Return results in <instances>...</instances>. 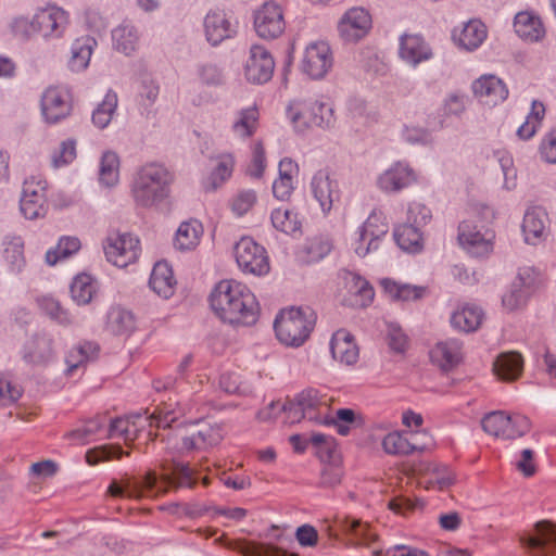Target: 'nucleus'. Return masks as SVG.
Returning <instances> with one entry per match:
<instances>
[{"instance_id":"f257e3e1","label":"nucleus","mask_w":556,"mask_h":556,"mask_svg":"<svg viewBox=\"0 0 556 556\" xmlns=\"http://www.w3.org/2000/svg\"><path fill=\"white\" fill-rule=\"evenodd\" d=\"M210 303L215 314L232 326H252L260 315V305L251 290L235 280H223L213 290Z\"/></svg>"},{"instance_id":"f03ea898","label":"nucleus","mask_w":556,"mask_h":556,"mask_svg":"<svg viewBox=\"0 0 556 556\" xmlns=\"http://www.w3.org/2000/svg\"><path fill=\"white\" fill-rule=\"evenodd\" d=\"M197 484V478L188 464L174 463L168 472L160 478L154 471H149L142 480L127 478L121 482L112 481L108 492L112 496L141 498L144 496L166 493L169 490L179 488H192Z\"/></svg>"},{"instance_id":"7ed1b4c3","label":"nucleus","mask_w":556,"mask_h":556,"mask_svg":"<svg viewBox=\"0 0 556 556\" xmlns=\"http://www.w3.org/2000/svg\"><path fill=\"white\" fill-rule=\"evenodd\" d=\"M174 174L157 162L142 165L135 174L131 195L137 206L143 208L159 207L169 197Z\"/></svg>"},{"instance_id":"20e7f679","label":"nucleus","mask_w":556,"mask_h":556,"mask_svg":"<svg viewBox=\"0 0 556 556\" xmlns=\"http://www.w3.org/2000/svg\"><path fill=\"white\" fill-rule=\"evenodd\" d=\"M316 318L309 306L283 309L274 321L276 337L285 345L298 348L308 339Z\"/></svg>"},{"instance_id":"39448f33","label":"nucleus","mask_w":556,"mask_h":556,"mask_svg":"<svg viewBox=\"0 0 556 556\" xmlns=\"http://www.w3.org/2000/svg\"><path fill=\"white\" fill-rule=\"evenodd\" d=\"M288 115L299 131L311 126L330 128L336 122L332 106L329 103L315 100L292 102L288 106Z\"/></svg>"},{"instance_id":"423d86ee","label":"nucleus","mask_w":556,"mask_h":556,"mask_svg":"<svg viewBox=\"0 0 556 556\" xmlns=\"http://www.w3.org/2000/svg\"><path fill=\"white\" fill-rule=\"evenodd\" d=\"M520 545L532 556H549L556 552V523L541 520L533 530L519 536Z\"/></svg>"},{"instance_id":"0eeeda50","label":"nucleus","mask_w":556,"mask_h":556,"mask_svg":"<svg viewBox=\"0 0 556 556\" xmlns=\"http://www.w3.org/2000/svg\"><path fill=\"white\" fill-rule=\"evenodd\" d=\"M238 266L245 273L262 276L269 271L266 250L252 238L243 237L235 245Z\"/></svg>"},{"instance_id":"6e6552de","label":"nucleus","mask_w":556,"mask_h":556,"mask_svg":"<svg viewBox=\"0 0 556 556\" xmlns=\"http://www.w3.org/2000/svg\"><path fill=\"white\" fill-rule=\"evenodd\" d=\"M104 253L108 261L115 266L126 267L138 257L139 240L130 233L109 236L104 244Z\"/></svg>"},{"instance_id":"1a4fd4ad","label":"nucleus","mask_w":556,"mask_h":556,"mask_svg":"<svg viewBox=\"0 0 556 556\" xmlns=\"http://www.w3.org/2000/svg\"><path fill=\"white\" fill-rule=\"evenodd\" d=\"M72 112L71 94L67 90L49 87L41 97V113L48 124H56Z\"/></svg>"},{"instance_id":"9d476101","label":"nucleus","mask_w":556,"mask_h":556,"mask_svg":"<svg viewBox=\"0 0 556 556\" xmlns=\"http://www.w3.org/2000/svg\"><path fill=\"white\" fill-rule=\"evenodd\" d=\"M332 66L330 47L324 41L307 46L302 60V72L313 79L323 78Z\"/></svg>"},{"instance_id":"9b49d317","label":"nucleus","mask_w":556,"mask_h":556,"mask_svg":"<svg viewBox=\"0 0 556 556\" xmlns=\"http://www.w3.org/2000/svg\"><path fill=\"white\" fill-rule=\"evenodd\" d=\"M254 27L263 39L279 37L286 27L281 8L274 2H266L255 14Z\"/></svg>"},{"instance_id":"f8f14e48","label":"nucleus","mask_w":556,"mask_h":556,"mask_svg":"<svg viewBox=\"0 0 556 556\" xmlns=\"http://www.w3.org/2000/svg\"><path fill=\"white\" fill-rule=\"evenodd\" d=\"M371 27V16L363 8H352L338 23V30L344 41L355 42L364 38Z\"/></svg>"},{"instance_id":"ddd939ff","label":"nucleus","mask_w":556,"mask_h":556,"mask_svg":"<svg viewBox=\"0 0 556 556\" xmlns=\"http://www.w3.org/2000/svg\"><path fill=\"white\" fill-rule=\"evenodd\" d=\"M311 191L325 214L329 213L334 202L340 200L339 184L331 177L328 169H319L314 174Z\"/></svg>"},{"instance_id":"4468645a","label":"nucleus","mask_w":556,"mask_h":556,"mask_svg":"<svg viewBox=\"0 0 556 556\" xmlns=\"http://www.w3.org/2000/svg\"><path fill=\"white\" fill-rule=\"evenodd\" d=\"M274 68L270 53L262 46H252L244 68L245 78L253 84H265L271 79Z\"/></svg>"},{"instance_id":"2eb2a0df","label":"nucleus","mask_w":556,"mask_h":556,"mask_svg":"<svg viewBox=\"0 0 556 556\" xmlns=\"http://www.w3.org/2000/svg\"><path fill=\"white\" fill-rule=\"evenodd\" d=\"M21 213L27 219L45 217L48 212L45 187L34 181H25L20 201Z\"/></svg>"},{"instance_id":"dca6fc26","label":"nucleus","mask_w":556,"mask_h":556,"mask_svg":"<svg viewBox=\"0 0 556 556\" xmlns=\"http://www.w3.org/2000/svg\"><path fill=\"white\" fill-rule=\"evenodd\" d=\"M535 283L534 273L531 268L520 269L513 281L510 290L502 298L503 305L514 311L525 305Z\"/></svg>"},{"instance_id":"f3484780","label":"nucleus","mask_w":556,"mask_h":556,"mask_svg":"<svg viewBox=\"0 0 556 556\" xmlns=\"http://www.w3.org/2000/svg\"><path fill=\"white\" fill-rule=\"evenodd\" d=\"M459 244L469 254L476 257L488 255L492 250L491 237L488 238L477 229V226L469 220H464L458 226Z\"/></svg>"},{"instance_id":"a211bd4d","label":"nucleus","mask_w":556,"mask_h":556,"mask_svg":"<svg viewBox=\"0 0 556 556\" xmlns=\"http://www.w3.org/2000/svg\"><path fill=\"white\" fill-rule=\"evenodd\" d=\"M400 58L413 67L432 58L430 46L420 35L404 34L400 38Z\"/></svg>"},{"instance_id":"6ab92c4d","label":"nucleus","mask_w":556,"mask_h":556,"mask_svg":"<svg viewBox=\"0 0 556 556\" xmlns=\"http://www.w3.org/2000/svg\"><path fill=\"white\" fill-rule=\"evenodd\" d=\"M34 17L36 33L41 34L43 37L61 36L67 24L66 12L55 7L42 9Z\"/></svg>"},{"instance_id":"aec40b11","label":"nucleus","mask_w":556,"mask_h":556,"mask_svg":"<svg viewBox=\"0 0 556 556\" xmlns=\"http://www.w3.org/2000/svg\"><path fill=\"white\" fill-rule=\"evenodd\" d=\"M416 180L414 170L405 163L397 162L378 178V186L386 192H397Z\"/></svg>"},{"instance_id":"412c9836","label":"nucleus","mask_w":556,"mask_h":556,"mask_svg":"<svg viewBox=\"0 0 556 556\" xmlns=\"http://www.w3.org/2000/svg\"><path fill=\"white\" fill-rule=\"evenodd\" d=\"M203 26L205 38L212 46H217L236 34V29L222 11H210L204 17Z\"/></svg>"},{"instance_id":"4be33fe9","label":"nucleus","mask_w":556,"mask_h":556,"mask_svg":"<svg viewBox=\"0 0 556 556\" xmlns=\"http://www.w3.org/2000/svg\"><path fill=\"white\" fill-rule=\"evenodd\" d=\"M462 348L463 344L457 339L438 342L430 351V358L442 370L448 371L460 363Z\"/></svg>"},{"instance_id":"5701e85b","label":"nucleus","mask_w":556,"mask_h":556,"mask_svg":"<svg viewBox=\"0 0 556 556\" xmlns=\"http://www.w3.org/2000/svg\"><path fill=\"white\" fill-rule=\"evenodd\" d=\"M341 531L354 545L370 546L378 540V534L371 530L370 525L350 516L338 519Z\"/></svg>"},{"instance_id":"b1692460","label":"nucleus","mask_w":556,"mask_h":556,"mask_svg":"<svg viewBox=\"0 0 556 556\" xmlns=\"http://www.w3.org/2000/svg\"><path fill=\"white\" fill-rule=\"evenodd\" d=\"M472 91L476 97L486 104H496L504 101L508 96L504 83L494 75L482 76L473 81Z\"/></svg>"},{"instance_id":"393cba45","label":"nucleus","mask_w":556,"mask_h":556,"mask_svg":"<svg viewBox=\"0 0 556 556\" xmlns=\"http://www.w3.org/2000/svg\"><path fill=\"white\" fill-rule=\"evenodd\" d=\"M332 357L345 365H353L358 359V348L353 336L344 329L336 331L330 341Z\"/></svg>"},{"instance_id":"a878e982","label":"nucleus","mask_w":556,"mask_h":556,"mask_svg":"<svg viewBox=\"0 0 556 556\" xmlns=\"http://www.w3.org/2000/svg\"><path fill=\"white\" fill-rule=\"evenodd\" d=\"M53 355V339L46 333H38L26 345L24 359L33 365H46Z\"/></svg>"},{"instance_id":"bb28decb","label":"nucleus","mask_w":556,"mask_h":556,"mask_svg":"<svg viewBox=\"0 0 556 556\" xmlns=\"http://www.w3.org/2000/svg\"><path fill=\"white\" fill-rule=\"evenodd\" d=\"M547 215L542 207H531L527 210L522 231L527 243L536 244L545 236Z\"/></svg>"},{"instance_id":"cd10ccee","label":"nucleus","mask_w":556,"mask_h":556,"mask_svg":"<svg viewBox=\"0 0 556 556\" xmlns=\"http://www.w3.org/2000/svg\"><path fill=\"white\" fill-rule=\"evenodd\" d=\"M136 329V318L132 312L122 307L113 306L106 317V330L114 336H130Z\"/></svg>"},{"instance_id":"c85d7f7f","label":"nucleus","mask_w":556,"mask_h":556,"mask_svg":"<svg viewBox=\"0 0 556 556\" xmlns=\"http://www.w3.org/2000/svg\"><path fill=\"white\" fill-rule=\"evenodd\" d=\"M523 359L518 352H505L497 356L493 364L495 375L504 381H514L522 372Z\"/></svg>"},{"instance_id":"c756f323","label":"nucleus","mask_w":556,"mask_h":556,"mask_svg":"<svg viewBox=\"0 0 556 556\" xmlns=\"http://www.w3.org/2000/svg\"><path fill=\"white\" fill-rule=\"evenodd\" d=\"M174 279L172 267L166 262H157L153 266L149 286L160 296L168 299L174 292Z\"/></svg>"},{"instance_id":"7c9ffc66","label":"nucleus","mask_w":556,"mask_h":556,"mask_svg":"<svg viewBox=\"0 0 556 556\" xmlns=\"http://www.w3.org/2000/svg\"><path fill=\"white\" fill-rule=\"evenodd\" d=\"M393 237L401 250L418 253L422 250L424 241L420 228L414 224L405 223L394 229Z\"/></svg>"},{"instance_id":"2f4dec72","label":"nucleus","mask_w":556,"mask_h":556,"mask_svg":"<svg viewBox=\"0 0 556 556\" xmlns=\"http://www.w3.org/2000/svg\"><path fill=\"white\" fill-rule=\"evenodd\" d=\"M3 257L12 273H21L25 265L24 240L16 235H7L3 239Z\"/></svg>"},{"instance_id":"473e14b6","label":"nucleus","mask_w":556,"mask_h":556,"mask_svg":"<svg viewBox=\"0 0 556 556\" xmlns=\"http://www.w3.org/2000/svg\"><path fill=\"white\" fill-rule=\"evenodd\" d=\"M514 27L517 35L529 41H539L544 36L540 18L529 12H519L515 16Z\"/></svg>"},{"instance_id":"72a5a7b5","label":"nucleus","mask_w":556,"mask_h":556,"mask_svg":"<svg viewBox=\"0 0 556 556\" xmlns=\"http://www.w3.org/2000/svg\"><path fill=\"white\" fill-rule=\"evenodd\" d=\"M96 46L97 41L93 37L84 36L76 39L71 49L72 56L68 62L71 70L74 72H81L86 70L89 65L90 58Z\"/></svg>"},{"instance_id":"f704fd0d","label":"nucleus","mask_w":556,"mask_h":556,"mask_svg":"<svg viewBox=\"0 0 556 556\" xmlns=\"http://www.w3.org/2000/svg\"><path fill=\"white\" fill-rule=\"evenodd\" d=\"M99 345L92 341H85L74 346L66 356L67 374L72 375L76 369L85 366L98 357Z\"/></svg>"},{"instance_id":"c9c22d12","label":"nucleus","mask_w":556,"mask_h":556,"mask_svg":"<svg viewBox=\"0 0 556 556\" xmlns=\"http://www.w3.org/2000/svg\"><path fill=\"white\" fill-rule=\"evenodd\" d=\"M298 169L291 159H283L279 163V177L273 184V194L276 199L286 201L290 198L294 187L292 173Z\"/></svg>"},{"instance_id":"e433bc0d","label":"nucleus","mask_w":556,"mask_h":556,"mask_svg":"<svg viewBox=\"0 0 556 556\" xmlns=\"http://www.w3.org/2000/svg\"><path fill=\"white\" fill-rule=\"evenodd\" d=\"M203 233L202 224L195 219L184 222L176 231L174 245L180 251H189L194 249Z\"/></svg>"},{"instance_id":"4c0bfd02","label":"nucleus","mask_w":556,"mask_h":556,"mask_svg":"<svg viewBox=\"0 0 556 556\" xmlns=\"http://www.w3.org/2000/svg\"><path fill=\"white\" fill-rule=\"evenodd\" d=\"M113 47L125 55H130L138 46L139 36L135 26L123 23L112 30Z\"/></svg>"},{"instance_id":"58836bf2","label":"nucleus","mask_w":556,"mask_h":556,"mask_svg":"<svg viewBox=\"0 0 556 556\" xmlns=\"http://www.w3.org/2000/svg\"><path fill=\"white\" fill-rule=\"evenodd\" d=\"M483 319V312L477 306H464L453 313L451 324L455 329L464 332L476 331Z\"/></svg>"},{"instance_id":"ea45409f","label":"nucleus","mask_w":556,"mask_h":556,"mask_svg":"<svg viewBox=\"0 0 556 556\" xmlns=\"http://www.w3.org/2000/svg\"><path fill=\"white\" fill-rule=\"evenodd\" d=\"M486 38V28L483 23L477 20L468 22L460 31L458 45L468 51L477 49Z\"/></svg>"},{"instance_id":"a19ab883","label":"nucleus","mask_w":556,"mask_h":556,"mask_svg":"<svg viewBox=\"0 0 556 556\" xmlns=\"http://www.w3.org/2000/svg\"><path fill=\"white\" fill-rule=\"evenodd\" d=\"M235 161L230 154H223L217 157V164L208 176L204 188L206 191H215L227 179L230 178L233 170Z\"/></svg>"},{"instance_id":"79ce46f5","label":"nucleus","mask_w":556,"mask_h":556,"mask_svg":"<svg viewBox=\"0 0 556 556\" xmlns=\"http://www.w3.org/2000/svg\"><path fill=\"white\" fill-rule=\"evenodd\" d=\"M279 408V412H283L286 415V421L289 424L299 422L303 418L308 419V414L296 404L295 401H288L283 404L279 402H271L268 408L258 413V418L263 421H266L271 418V410Z\"/></svg>"},{"instance_id":"37998d69","label":"nucleus","mask_w":556,"mask_h":556,"mask_svg":"<svg viewBox=\"0 0 556 556\" xmlns=\"http://www.w3.org/2000/svg\"><path fill=\"white\" fill-rule=\"evenodd\" d=\"M94 293V280L90 275L79 274L74 278L71 285V295L78 305L90 303Z\"/></svg>"},{"instance_id":"c03bdc74","label":"nucleus","mask_w":556,"mask_h":556,"mask_svg":"<svg viewBox=\"0 0 556 556\" xmlns=\"http://www.w3.org/2000/svg\"><path fill=\"white\" fill-rule=\"evenodd\" d=\"M117 94L109 90L101 103L92 112V123L100 129H104L112 121L117 109Z\"/></svg>"},{"instance_id":"a18cd8bd","label":"nucleus","mask_w":556,"mask_h":556,"mask_svg":"<svg viewBox=\"0 0 556 556\" xmlns=\"http://www.w3.org/2000/svg\"><path fill=\"white\" fill-rule=\"evenodd\" d=\"M119 178V159L115 152L103 153L100 162L99 180L105 187H113Z\"/></svg>"},{"instance_id":"49530a36","label":"nucleus","mask_w":556,"mask_h":556,"mask_svg":"<svg viewBox=\"0 0 556 556\" xmlns=\"http://www.w3.org/2000/svg\"><path fill=\"white\" fill-rule=\"evenodd\" d=\"M509 425V415H506L502 410L491 412L481 419V427L488 434L496 438L511 437V432L506 430Z\"/></svg>"},{"instance_id":"de8ad7c7","label":"nucleus","mask_w":556,"mask_h":556,"mask_svg":"<svg viewBox=\"0 0 556 556\" xmlns=\"http://www.w3.org/2000/svg\"><path fill=\"white\" fill-rule=\"evenodd\" d=\"M79 249L80 241L77 237H62L55 248L47 251L46 263L50 266H53L59 261L72 256L78 252Z\"/></svg>"},{"instance_id":"09e8293b","label":"nucleus","mask_w":556,"mask_h":556,"mask_svg":"<svg viewBox=\"0 0 556 556\" xmlns=\"http://www.w3.org/2000/svg\"><path fill=\"white\" fill-rule=\"evenodd\" d=\"M382 287L384 291L393 299L401 301L418 300L424 295L425 289L409 285H397L391 279H383Z\"/></svg>"},{"instance_id":"8fccbe9b","label":"nucleus","mask_w":556,"mask_h":556,"mask_svg":"<svg viewBox=\"0 0 556 556\" xmlns=\"http://www.w3.org/2000/svg\"><path fill=\"white\" fill-rule=\"evenodd\" d=\"M270 219L277 230L287 235H293L301 230V220L298 214L292 211L281 208L274 210Z\"/></svg>"},{"instance_id":"3c124183","label":"nucleus","mask_w":556,"mask_h":556,"mask_svg":"<svg viewBox=\"0 0 556 556\" xmlns=\"http://www.w3.org/2000/svg\"><path fill=\"white\" fill-rule=\"evenodd\" d=\"M382 446L386 453L392 455H408L417 450H422L399 432L387 434L382 440Z\"/></svg>"},{"instance_id":"603ef678","label":"nucleus","mask_w":556,"mask_h":556,"mask_svg":"<svg viewBox=\"0 0 556 556\" xmlns=\"http://www.w3.org/2000/svg\"><path fill=\"white\" fill-rule=\"evenodd\" d=\"M258 111L255 106L243 109L239 112L238 119L232 125L235 134L242 138L251 137L257 126Z\"/></svg>"},{"instance_id":"864d4df0","label":"nucleus","mask_w":556,"mask_h":556,"mask_svg":"<svg viewBox=\"0 0 556 556\" xmlns=\"http://www.w3.org/2000/svg\"><path fill=\"white\" fill-rule=\"evenodd\" d=\"M105 421V416H97L94 418L88 419L81 427L72 430L67 437L70 439L79 441L83 444H86L104 427Z\"/></svg>"},{"instance_id":"5fc2aeb1","label":"nucleus","mask_w":556,"mask_h":556,"mask_svg":"<svg viewBox=\"0 0 556 556\" xmlns=\"http://www.w3.org/2000/svg\"><path fill=\"white\" fill-rule=\"evenodd\" d=\"M544 105L541 102L533 101L532 112L527 117L526 122L517 129V136L523 140L530 139L535 134L536 128L544 116Z\"/></svg>"},{"instance_id":"6e6d98bb","label":"nucleus","mask_w":556,"mask_h":556,"mask_svg":"<svg viewBox=\"0 0 556 556\" xmlns=\"http://www.w3.org/2000/svg\"><path fill=\"white\" fill-rule=\"evenodd\" d=\"M241 552L244 556H296L274 544L262 542H247Z\"/></svg>"},{"instance_id":"4d7b16f0","label":"nucleus","mask_w":556,"mask_h":556,"mask_svg":"<svg viewBox=\"0 0 556 556\" xmlns=\"http://www.w3.org/2000/svg\"><path fill=\"white\" fill-rule=\"evenodd\" d=\"M359 229L362 240L371 238L379 243L380 238L387 235L389 227L386 223L382 222L379 215L372 213L362 225V227H359Z\"/></svg>"},{"instance_id":"13d9d810","label":"nucleus","mask_w":556,"mask_h":556,"mask_svg":"<svg viewBox=\"0 0 556 556\" xmlns=\"http://www.w3.org/2000/svg\"><path fill=\"white\" fill-rule=\"evenodd\" d=\"M197 438L202 448L217 445L224 438L223 427L216 422H202L199 425Z\"/></svg>"},{"instance_id":"bf43d9fd","label":"nucleus","mask_w":556,"mask_h":556,"mask_svg":"<svg viewBox=\"0 0 556 556\" xmlns=\"http://www.w3.org/2000/svg\"><path fill=\"white\" fill-rule=\"evenodd\" d=\"M125 452L119 445H101L90 448L86 453V462L93 466L100 462L111 460L113 458H121Z\"/></svg>"},{"instance_id":"052dcab7","label":"nucleus","mask_w":556,"mask_h":556,"mask_svg":"<svg viewBox=\"0 0 556 556\" xmlns=\"http://www.w3.org/2000/svg\"><path fill=\"white\" fill-rule=\"evenodd\" d=\"M293 401H295L299 406L304 408V410L308 414L309 420L316 418L315 410L321 404V400L317 390L306 389L299 393Z\"/></svg>"},{"instance_id":"680f3d73","label":"nucleus","mask_w":556,"mask_h":556,"mask_svg":"<svg viewBox=\"0 0 556 556\" xmlns=\"http://www.w3.org/2000/svg\"><path fill=\"white\" fill-rule=\"evenodd\" d=\"M41 308L52 319L59 324L67 326L73 323L71 315L65 311L61 304L52 298H43L40 302Z\"/></svg>"},{"instance_id":"e2e57ef3","label":"nucleus","mask_w":556,"mask_h":556,"mask_svg":"<svg viewBox=\"0 0 556 556\" xmlns=\"http://www.w3.org/2000/svg\"><path fill=\"white\" fill-rule=\"evenodd\" d=\"M309 442L314 446L318 447V454L323 460L334 459L337 450L334 439L332 437L323 433H315L311 437Z\"/></svg>"},{"instance_id":"0e129e2a","label":"nucleus","mask_w":556,"mask_h":556,"mask_svg":"<svg viewBox=\"0 0 556 556\" xmlns=\"http://www.w3.org/2000/svg\"><path fill=\"white\" fill-rule=\"evenodd\" d=\"M353 280L354 290L351 289V291H353V294L356 298L354 304L362 307L368 306L374 300L375 295L372 287L368 281L361 277H354Z\"/></svg>"},{"instance_id":"69168bd1","label":"nucleus","mask_w":556,"mask_h":556,"mask_svg":"<svg viewBox=\"0 0 556 556\" xmlns=\"http://www.w3.org/2000/svg\"><path fill=\"white\" fill-rule=\"evenodd\" d=\"M256 202V193L253 190L240 191L231 201V210L237 216H243Z\"/></svg>"},{"instance_id":"338daca9","label":"nucleus","mask_w":556,"mask_h":556,"mask_svg":"<svg viewBox=\"0 0 556 556\" xmlns=\"http://www.w3.org/2000/svg\"><path fill=\"white\" fill-rule=\"evenodd\" d=\"M331 251V244L328 240L315 238L304 248L307 262H318L328 255Z\"/></svg>"},{"instance_id":"774afa93","label":"nucleus","mask_w":556,"mask_h":556,"mask_svg":"<svg viewBox=\"0 0 556 556\" xmlns=\"http://www.w3.org/2000/svg\"><path fill=\"white\" fill-rule=\"evenodd\" d=\"M540 154L545 162L556 163V128L544 136L540 146Z\"/></svg>"}]
</instances>
